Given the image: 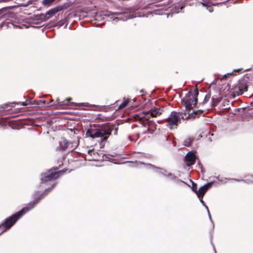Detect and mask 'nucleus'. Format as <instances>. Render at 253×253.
I'll list each match as a JSON object with an SVG mask.
<instances>
[{"mask_svg": "<svg viewBox=\"0 0 253 253\" xmlns=\"http://www.w3.org/2000/svg\"><path fill=\"white\" fill-rule=\"evenodd\" d=\"M161 114L162 111L160 108H156L147 112L135 114L133 115V118L135 121L139 122L140 124L146 127V129L143 131L144 133L147 132L152 133L154 129H151V127L152 126H155V124L153 121L150 120V117H156L160 116Z\"/></svg>", "mask_w": 253, "mask_h": 253, "instance_id": "1", "label": "nucleus"}, {"mask_svg": "<svg viewBox=\"0 0 253 253\" xmlns=\"http://www.w3.org/2000/svg\"><path fill=\"white\" fill-rule=\"evenodd\" d=\"M30 209L27 207L24 208L21 210L6 218L5 221L0 225V228H4L0 235L4 232L9 230Z\"/></svg>", "mask_w": 253, "mask_h": 253, "instance_id": "2", "label": "nucleus"}, {"mask_svg": "<svg viewBox=\"0 0 253 253\" xmlns=\"http://www.w3.org/2000/svg\"><path fill=\"white\" fill-rule=\"evenodd\" d=\"M199 94V91L197 88H195L193 90H190L181 99L182 104L185 107L187 111L191 110L193 107L197 105Z\"/></svg>", "mask_w": 253, "mask_h": 253, "instance_id": "3", "label": "nucleus"}, {"mask_svg": "<svg viewBox=\"0 0 253 253\" xmlns=\"http://www.w3.org/2000/svg\"><path fill=\"white\" fill-rule=\"evenodd\" d=\"M112 130L110 128L107 129H88L86 132V135L92 138L100 137L101 142L106 141L109 136L111 135Z\"/></svg>", "mask_w": 253, "mask_h": 253, "instance_id": "4", "label": "nucleus"}, {"mask_svg": "<svg viewBox=\"0 0 253 253\" xmlns=\"http://www.w3.org/2000/svg\"><path fill=\"white\" fill-rule=\"evenodd\" d=\"M58 169V167H53V169L42 174L41 183H46L48 181L55 180L61 176L66 170L55 171Z\"/></svg>", "mask_w": 253, "mask_h": 253, "instance_id": "5", "label": "nucleus"}, {"mask_svg": "<svg viewBox=\"0 0 253 253\" xmlns=\"http://www.w3.org/2000/svg\"><path fill=\"white\" fill-rule=\"evenodd\" d=\"M249 80L248 78H243L239 80L238 84L234 88V93L237 95H242L248 90V84Z\"/></svg>", "mask_w": 253, "mask_h": 253, "instance_id": "6", "label": "nucleus"}, {"mask_svg": "<svg viewBox=\"0 0 253 253\" xmlns=\"http://www.w3.org/2000/svg\"><path fill=\"white\" fill-rule=\"evenodd\" d=\"M165 121L168 123V126H169L170 129H172L173 126H177L178 123H180V118L177 112L173 111L170 113L169 116Z\"/></svg>", "mask_w": 253, "mask_h": 253, "instance_id": "7", "label": "nucleus"}, {"mask_svg": "<svg viewBox=\"0 0 253 253\" xmlns=\"http://www.w3.org/2000/svg\"><path fill=\"white\" fill-rule=\"evenodd\" d=\"M56 182L52 183L50 188L46 189L42 193H40L39 192H36L34 194L35 199L33 201L32 203L31 204V206H34L35 205L37 204L42 198L45 196L51 191V190L56 186Z\"/></svg>", "mask_w": 253, "mask_h": 253, "instance_id": "8", "label": "nucleus"}, {"mask_svg": "<svg viewBox=\"0 0 253 253\" xmlns=\"http://www.w3.org/2000/svg\"><path fill=\"white\" fill-rule=\"evenodd\" d=\"M212 185V182H209L207 183L206 184L204 185V186H202L199 188L198 190L197 191V192L196 194H197V196L198 197L199 200H200L201 202L202 203L203 206H206L205 204L204 201H203V198L204 195L205 194V193L207 192L208 190L211 187Z\"/></svg>", "mask_w": 253, "mask_h": 253, "instance_id": "9", "label": "nucleus"}, {"mask_svg": "<svg viewBox=\"0 0 253 253\" xmlns=\"http://www.w3.org/2000/svg\"><path fill=\"white\" fill-rule=\"evenodd\" d=\"M197 157L194 152L190 151L185 156V161L187 166L193 165L196 162Z\"/></svg>", "mask_w": 253, "mask_h": 253, "instance_id": "10", "label": "nucleus"}, {"mask_svg": "<svg viewBox=\"0 0 253 253\" xmlns=\"http://www.w3.org/2000/svg\"><path fill=\"white\" fill-rule=\"evenodd\" d=\"M72 100L71 98H67L64 101H60V99L57 98L56 100V103H55L54 100L53 99H50L49 101H48L49 105H59L61 106H63V107L65 106H67L70 105L71 103V100Z\"/></svg>", "mask_w": 253, "mask_h": 253, "instance_id": "11", "label": "nucleus"}, {"mask_svg": "<svg viewBox=\"0 0 253 253\" xmlns=\"http://www.w3.org/2000/svg\"><path fill=\"white\" fill-rule=\"evenodd\" d=\"M97 153L96 152L94 149H90L87 151V155L86 157H87L88 161H96L97 160Z\"/></svg>", "mask_w": 253, "mask_h": 253, "instance_id": "12", "label": "nucleus"}, {"mask_svg": "<svg viewBox=\"0 0 253 253\" xmlns=\"http://www.w3.org/2000/svg\"><path fill=\"white\" fill-rule=\"evenodd\" d=\"M248 69L244 70L243 68H240L238 69H235L231 73H227V74L224 75L223 77L221 78V80H226L227 78L230 75L233 76H236L238 74H240L242 73L244 71H248Z\"/></svg>", "mask_w": 253, "mask_h": 253, "instance_id": "13", "label": "nucleus"}, {"mask_svg": "<svg viewBox=\"0 0 253 253\" xmlns=\"http://www.w3.org/2000/svg\"><path fill=\"white\" fill-rule=\"evenodd\" d=\"M36 104L38 105H42V104H48L49 103L48 102V100H38L35 103L32 102V99L31 98L30 100H27L26 102H23L22 103V105L23 106L27 105L28 104Z\"/></svg>", "mask_w": 253, "mask_h": 253, "instance_id": "14", "label": "nucleus"}, {"mask_svg": "<svg viewBox=\"0 0 253 253\" xmlns=\"http://www.w3.org/2000/svg\"><path fill=\"white\" fill-rule=\"evenodd\" d=\"M62 9V7L58 6L55 7L54 8L51 9L46 12V14L47 15L48 19L50 17L53 16L54 14H55L58 11L61 10Z\"/></svg>", "mask_w": 253, "mask_h": 253, "instance_id": "15", "label": "nucleus"}, {"mask_svg": "<svg viewBox=\"0 0 253 253\" xmlns=\"http://www.w3.org/2000/svg\"><path fill=\"white\" fill-rule=\"evenodd\" d=\"M63 146L62 147H57V149L59 151H65L69 146V145L72 144V142L68 141L66 139L63 138Z\"/></svg>", "mask_w": 253, "mask_h": 253, "instance_id": "16", "label": "nucleus"}, {"mask_svg": "<svg viewBox=\"0 0 253 253\" xmlns=\"http://www.w3.org/2000/svg\"><path fill=\"white\" fill-rule=\"evenodd\" d=\"M203 113V110H198L190 114L187 118H195L199 117Z\"/></svg>", "mask_w": 253, "mask_h": 253, "instance_id": "17", "label": "nucleus"}, {"mask_svg": "<svg viewBox=\"0 0 253 253\" xmlns=\"http://www.w3.org/2000/svg\"><path fill=\"white\" fill-rule=\"evenodd\" d=\"M120 14L121 13H113L110 11H108L107 12V14H105V15L107 16L108 17H110V19H112L113 20H114L115 19H118V17H116V16Z\"/></svg>", "mask_w": 253, "mask_h": 253, "instance_id": "18", "label": "nucleus"}, {"mask_svg": "<svg viewBox=\"0 0 253 253\" xmlns=\"http://www.w3.org/2000/svg\"><path fill=\"white\" fill-rule=\"evenodd\" d=\"M193 140V137H189L186 138L184 141V145L186 147H189Z\"/></svg>", "mask_w": 253, "mask_h": 253, "instance_id": "19", "label": "nucleus"}, {"mask_svg": "<svg viewBox=\"0 0 253 253\" xmlns=\"http://www.w3.org/2000/svg\"><path fill=\"white\" fill-rule=\"evenodd\" d=\"M221 100V97H217V98H214L212 97L211 98V106H216L220 102Z\"/></svg>", "mask_w": 253, "mask_h": 253, "instance_id": "20", "label": "nucleus"}, {"mask_svg": "<svg viewBox=\"0 0 253 253\" xmlns=\"http://www.w3.org/2000/svg\"><path fill=\"white\" fill-rule=\"evenodd\" d=\"M211 93H208L207 94H206V95L204 97V99L203 100V101L200 103H199V105H204L206 103H207L210 100V99L211 98Z\"/></svg>", "mask_w": 253, "mask_h": 253, "instance_id": "21", "label": "nucleus"}, {"mask_svg": "<svg viewBox=\"0 0 253 253\" xmlns=\"http://www.w3.org/2000/svg\"><path fill=\"white\" fill-rule=\"evenodd\" d=\"M129 99L125 100L121 104H120L118 107L119 109H122L127 106L129 103Z\"/></svg>", "mask_w": 253, "mask_h": 253, "instance_id": "22", "label": "nucleus"}, {"mask_svg": "<svg viewBox=\"0 0 253 253\" xmlns=\"http://www.w3.org/2000/svg\"><path fill=\"white\" fill-rule=\"evenodd\" d=\"M39 17H40V18H38V19H41L42 21H44L48 20V17H47V15H46V14H41L39 15Z\"/></svg>", "mask_w": 253, "mask_h": 253, "instance_id": "23", "label": "nucleus"}, {"mask_svg": "<svg viewBox=\"0 0 253 253\" xmlns=\"http://www.w3.org/2000/svg\"><path fill=\"white\" fill-rule=\"evenodd\" d=\"M55 0H43L42 3L44 5H49L52 3Z\"/></svg>", "mask_w": 253, "mask_h": 253, "instance_id": "24", "label": "nucleus"}, {"mask_svg": "<svg viewBox=\"0 0 253 253\" xmlns=\"http://www.w3.org/2000/svg\"><path fill=\"white\" fill-rule=\"evenodd\" d=\"M191 181L192 182V190L193 192H194L196 193L197 191V184L194 183L191 180Z\"/></svg>", "mask_w": 253, "mask_h": 253, "instance_id": "25", "label": "nucleus"}, {"mask_svg": "<svg viewBox=\"0 0 253 253\" xmlns=\"http://www.w3.org/2000/svg\"><path fill=\"white\" fill-rule=\"evenodd\" d=\"M200 4H201L202 6L207 7L208 6H209V4H211V2L209 1H206L205 2H200Z\"/></svg>", "mask_w": 253, "mask_h": 253, "instance_id": "26", "label": "nucleus"}, {"mask_svg": "<svg viewBox=\"0 0 253 253\" xmlns=\"http://www.w3.org/2000/svg\"><path fill=\"white\" fill-rule=\"evenodd\" d=\"M207 9L210 12L213 11V8L212 7V4H211H211H209V6H207Z\"/></svg>", "mask_w": 253, "mask_h": 253, "instance_id": "27", "label": "nucleus"}, {"mask_svg": "<svg viewBox=\"0 0 253 253\" xmlns=\"http://www.w3.org/2000/svg\"><path fill=\"white\" fill-rule=\"evenodd\" d=\"M205 207L206 208V209H207V211H209L208 207V206H206V207Z\"/></svg>", "mask_w": 253, "mask_h": 253, "instance_id": "28", "label": "nucleus"}, {"mask_svg": "<svg viewBox=\"0 0 253 253\" xmlns=\"http://www.w3.org/2000/svg\"><path fill=\"white\" fill-rule=\"evenodd\" d=\"M5 106H6V107H4V109H6V108H7L8 107V105H5Z\"/></svg>", "mask_w": 253, "mask_h": 253, "instance_id": "29", "label": "nucleus"}, {"mask_svg": "<svg viewBox=\"0 0 253 253\" xmlns=\"http://www.w3.org/2000/svg\"><path fill=\"white\" fill-rule=\"evenodd\" d=\"M3 9H0V11H2V10H3Z\"/></svg>", "mask_w": 253, "mask_h": 253, "instance_id": "30", "label": "nucleus"}]
</instances>
